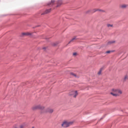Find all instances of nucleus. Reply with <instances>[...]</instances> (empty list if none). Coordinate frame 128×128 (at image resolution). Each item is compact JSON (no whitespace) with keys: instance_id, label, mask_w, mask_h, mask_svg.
<instances>
[{"instance_id":"ddd939ff","label":"nucleus","mask_w":128,"mask_h":128,"mask_svg":"<svg viewBox=\"0 0 128 128\" xmlns=\"http://www.w3.org/2000/svg\"><path fill=\"white\" fill-rule=\"evenodd\" d=\"M114 52V50H108L106 51L105 54H110L111 52Z\"/></svg>"},{"instance_id":"4468645a","label":"nucleus","mask_w":128,"mask_h":128,"mask_svg":"<svg viewBox=\"0 0 128 128\" xmlns=\"http://www.w3.org/2000/svg\"><path fill=\"white\" fill-rule=\"evenodd\" d=\"M98 12V8H94L92 10V12Z\"/></svg>"},{"instance_id":"dca6fc26","label":"nucleus","mask_w":128,"mask_h":128,"mask_svg":"<svg viewBox=\"0 0 128 128\" xmlns=\"http://www.w3.org/2000/svg\"><path fill=\"white\" fill-rule=\"evenodd\" d=\"M128 80V76H126L124 78V80Z\"/></svg>"},{"instance_id":"1a4fd4ad","label":"nucleus","mask_w":128,"mask_h":128,"mask_svg":"<svg viewBox=\"0 0 128 128\" xmlns=\"http://www.w3.org/2000/svg\"><path fill=\"white\" fill-rule=\"evenodd\" d=\"M62 4V0H58L57 3V6H60Z\"/></svg>"},{"instance_id":"412c9836","label":"nucleus","mask_w":128,"mask_h":128,"mask_svg":"<svg viewBox=\"0 0 128 128\" xmlns=\"http://www.w3.org/2000/svg\"><path fill=\"white\" fill-rule=\"evenodd\" d=\"M24 125H20V128H24Z\"/></svg>"},{"instance_id":"a211bd4d","label":"nucleus","mask_w":128,"mask_h":128,"mask_svg":"<svg viewBox=\"0 0 128 128\" xmlns=\"http://www.w3.org/2000/svg\"><path fill=\"white\" fill-rule=\"evenodd\" d=\"M76 40V38H73L68 42V44H70V42H72V40Z\"/></svg>"},{"instance_id":"423d86ee","label":"nucleus","mask_w":128,"mask_h":128,"mask_svg":"<svg viewBox=\"0 0 128 128\" xmlns=\"http://www.w3.org/2000/svg\"><path fill=\"white\" fill-rule=\"evenodd\" d=\"M45 112H49V114H52V112H54V110L50 108H48L45 110Z\"/></svg>"},{"instance_id":"7ed1b4c3","label":"nucleus","mask_w":128,"mask_h":128,"mask_svg":"<svg viewBox=\"0 0 128 128\" xmlns=\"http://www.w3.org/2000/svg\"><path fill=\"white\" fill-rule=\"evenodd\" d=\"M44 107L42 106H40V105H38V106H35L32 107V110H44Z\"/></svg>"},{"instance_id":"6ab92c4d","label":"nucleus","mask_w":128,"mask_h":128,"mask_svg":"<svg viewBox=\"0 0 128 128\" xmlns=\"http://www.w3.org/2000/svg\"><path fill=\"white\" fill-rule=\"evenodd\" d=\"M76 54H78L76 52L73 53L74 56H76Z\"/></svg>"},{"instance_id":"20e7f679","label":"nucleus","mask_w":128,"mask_h":128,"mask_svg":"<svg viewBox=\"0 0 128 128\" xmlns=\"http://www.w3.org/2000/svg\"><path fill=\"white\" fill-rule=\"evenodd\" d=\"M70 96H72L73 98H76V96L78 94V91H72L70 94Z\"/></svg>"},{"instance_id":"6e6552de","label":"nucleus","mask_w":128,"mask_h":128,"mask_svg":"<svg viewBox=\"0 0 128 128\" xmlns=\"http://www.w3.org/2000/svg\"><path fill=\"white\" fill-rule=\"evenodd\" d=\"M52 10L51 9L46 10L43 14H49V12H50V11Z\"/></svg>"},{"instance_id":"0eeeda50","label":"nucleus","mask_w":128,"mask_h":128,"mask_svg":"<svg viewBox=\"0 0 128 128\" xmlns=\"http://www.w3.org/2000/svg\"><path fill=\"white\" fill-rule=\"evenodd\" d=\"M120 8H122V10H124L128 8V4H122L120 6Z\"/></svg>"},{"instance_id":"f3484780","label":"nucleus","mask_w":128,"mask_h":128,"mask_svg":"<svg viewBox=\"0 0 128 128\" xmlns=\"http://www.w3.org/2000/svg\"><path fill=\"white\" fill-rule=\"evenodd\" d=\"M71 76H75V78H76V74L72 72L70 73Z\"/></svg>"},{"instance_id":"9d476101","label":"nucleus","mask_w":128,"mask_h":128,"mask_svg":"<svg viewBox=\"0 0 128 128\" xmlns=\"http://www.w3.org/2000/svg\"><path fill=\"white\" fill-rule=\"evenodd\" d=\"M54 0H52L51 2L48 4V6H54Z\"/></svg>"},{"instance_id":"aec40b11","label":"nucleus","mask_w":128,"mask_h":128,"mask_svg":"<svg viewBox=\"0 0 128 128\" xmlns=\"http://www.w3.org/2000/svg\"><path fill=\"white\" fill-rule=\"evenodd\" d=\"M90 12H92L90 10H88L86 12V14H88V13Z\"/></svg>"},{"instance_id":"f8f14e48","label":"nucleus","mask_w":128,"mask_h":128,"mask_svg":"<svg viewBox=\"0 0 128 128\" xmlns=\"http://www.w3.org/2000/svg\"><path fill=\"white\" fill-rule=\"evenodd\" d=\"M116 41H110L108 42V44H114Z\"/></svg>"},{"instance_id":"9b49d317","label":"nucleus","mask_w":128,"mask_h":128,"mask_svg":"<svg viewBox=\"0 0 128 128\" xmlns=\"http://www.w3.org/2000/svg\"><path fill=\"white\" fill-rule=\"evenodd\" d=\"M106 26H107V28H112V26H114V24H106Z\"/></svg>"},{"instance_id":"f257e3e1","label":"nucleus","mask_w":128,"mask_h":128,"mask_svg":"<svg viewBox=\"0 0 128 128\" xmlns=\"http://www.w3.org/2000/svg\"><path fill=\"white\" fill-rule=\"evenodd\" d=\"M110 94L113 96H120L122 94V90L120 89L113 88L111 90Z\"/></svg>"},{"instance_id":"4be33fe9","label":"nucleus","mask_w":128,"mask_h":128,"mask_svg":"<svg viewBox=\"0 0 128 128\" xmlns=\"http://www.w3.org/2000/svg\"><path fill=\"white\" fill-rule=\"evenodd\" d=\"M102 74V70L98 72V74Z\"/></svg>"},{"instance_id":"f03ea898","label":"nucleus","mask_w":128,"mask_h":128,"mask_svg":"<svg viewBox=\"0 0 128 128\" xmlns=\"http://www.w3.org/2000/svg\"><path fill=\"white\" fill-rule=\"evenodd\" d=\"M72 122L64 121L62 124V126L63 128H68L70 126H72Z\"/></svg>"},{"instance_id":"39448f33","label":"nucleus","mask_w":128,"mask_h":128,"mask_svg":"<svg viewBox=\"0 0 128 128\" xmlns=\"http://www.w3.org/2000/svg\"><path fill=\"white\" fill-rule=\"evenodd\" d=\"M30 35H32V33L30 32H22L21 34L22 36H30Z\"/></svg>"},{"instance_id":"2eb2a0df","label":"nucleus","mask_w":128,"mask_h":128,"mask_svg":"<svg viewBox=\"0 0 128 128\" xmlns=\"http://www.w3.org/2000/svg\"><path fill=\"white\" fill-rule=\"evenodd\" d=\"M98 12H104V10L102 9H98Z\"/></svg>"}]
</instances>
